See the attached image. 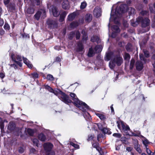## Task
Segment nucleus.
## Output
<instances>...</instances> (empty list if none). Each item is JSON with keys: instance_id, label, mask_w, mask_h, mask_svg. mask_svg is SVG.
Here are the masks:
<instances>
[{"instance_id": "1", "label": "nucleus", "mask_w": 155, "mask_h": 155, "mask_svg": "<svg viewBox=\"0 0 155 155\" xmlns=\"http://www.w3.org/2000/svg\"><path fill=\"white\" fill-rule=\"evenodd\" d=\"M119 3H118L117 6L114 5L113 6V9L115 8H116L114 11L112 9L109 19L110 21H113L115 23L118 24L119 23L120 19L122 16V14L127 11L126 9L127 8L126 5H122L119 6Z\"/></svg>"}, {"instance_id": "2", "label": "nucleus", "mask_w": 155, "mask_h": 155, "mask_svg": "<svg viewBox=\"0 0 155 155\" xmlns=\"http://www.w3.org/2000/svg\"><path fill=\"white\" fill-rule=\"evenodd\" d=\"M45 88L50 92L54 93L55 95H58V97L65 103L68 104L72 102L71 100L69 99V97L61 91L59 90L58 92L54 91L48 85H45Z\"/></svg>"}, {"instance_id": "3", "label": "nucleus", "mask_w": 155, "mask_h": 155, "mask_svg": "<svg viewBox=\"0 0 155 155\" xmlns=\"http://www.w3.org/2000/svg\"><path fill=\"white\" fill-rule=\"evenodd\" d=\"M70 96L72 98L73 101V103L77 107H79L80 109L83 112H85V110L83 107H84L85 108L88 109L89 107L85 103L80 101L77 97L76 94L73 93H71Z\"/></svg>"}, {"instance_id": "4", "label": "nucleus", "mask_w": 155, "mask_h": 155, "mask_svg": "<svg viewBox=\"0 0 155 155\" xmlns=\"http://www.w3.org/2000/svg\"><path fill=\"white\" fill-rule=\"evenodd\" d=\"M141 22L143 27H145L149 25L150 21L147 18L143 19L142 17H139L136 19L135 22H131V24L133 26H136L139 23Z\"/></svg>"}, {"instance_id": "5", "label": "nucleus", "mask_w": 155, "mask_h": 155, "mask_svg": "<svg viewBox=\"0 0 155 155\" xmlns=\"http://www.w3.org/2000/svg\"><path fill=\"white\" fill-rule=\"evenodd\" d=\"M12 60L19 66L21 67L22 66V64L20 61H22V59L20 56L12 54Z\"/></svg>"}, {"instance_id": "6", "label": "nucleus", "mask_w": 155, "mask_h": 155, "mask_svg": "<svg viewBox=\"0 0 155 155\" xmlns=\"http://www.w3.org/2000/svg\"><path fill=\"white\" fill-rule=\"evenodd\" d=\"M118 128L120 130L122 129L124 131H127L130 130L128 126L125 125L123 122L121 121H117V122Z\"/></svg>"}, {"instance_id": "7", "label": "nucleus", "mask_w": 155, "mask_h": 155, "mask_svg": "<svg viewBox=\"0 0 155 155\" xmlns=\"http://www.w3.org/2000/svg\"><path fill=\"white\" fill-rule=\"evenodd\" d=\"M101 9L98 7H96L93 11L94 15L97 18L100 17L101 15Z\"/></svg>"}, {"instance_id": "8", "label": "nucleus", "mask_w": 155, "mask_h": 155, "mask_svg": "<svg viewBox=\"0 0 155 155\" xmlns=\"http://www.w3.org/2000/svg\"><path fill=\"white\" fill-rule=\"evenodd\" d=\"M53 147V145L49 143L44 144L43 147L44 150L46 152H50Z\"/></svg>"}, {"instance_id": "9", "label": "nucleus", "mask_w": 155, "mask_h": 155, "mask_svg": "<svg viewBox=\"0 0 155 155\" xmlns=\"http://www.w3.org/2000/svg\"><path fill=\"white\" fill-rule=\"evenodd\" d=\"M45 15V12L44 10H41L38 12L35 15V18L37 20H38L40 16H44Z\"/></svg>"}, {"instance_id": "10", "label": "nucleus", "mask_w": 155, "mask_h": 155, "mask_svg": "<svg viewBox=\"0 0 155 155\" xmlns=\"http://www.w3.org/2000/svg\"><path fill=\"white\" fill-rule=\"evenodd\" d=\"M140 145L138 142L137 140H135L134 143V148L139 153H141L142 150L140 148Z\"/></svg>"}, {"instance_id": "11", "label": "nucleus", "mask_w": 155, "mask_h": 155, "mask_svg": "<svg viewBox=\"0 0 155 155\" xmlns=\"http://www.w3.org/2000/svg\"><path fill=\"white\" fill-rule=\"evenodd\" d=\"M47 24L51 27H56L57 26L56 21L52 20L49 19L47 22Z\"/></svg>"}, {"instance_id": "12", "label": "nucleus", "mask_w": 155, "mask_h": 155, "mask_svg": "<svg viewBox=\"0 0 155 155\" xmlns=\"http://www.w3.org/2000/svg\"><path fill=\"white\" fill-rule=\"evenodd\" d=\"M136 67L137 70L140 71L143 68V64L141 61H137L136 63Z\"/></svg>"}, {"instance_id": "13", "label": "nucleus", "mask_w": 155, "mask_h": 155, "mask_svg": "<svg viewBox=\"0 0 155 155\" xmlns=\"http://www.w3.org/2000/svg\"><path fill=\"white\" fill-rule=\"evenodd\" d=\"M113 60L114 61H115V63H116L118 66H120L123 62L122 58L120 57H117L114 58Z\"/></svg>"}, {"instance_id": "14", "label": "nucleus", "mask_w": 155, "mask_h": 155, "mask_svg": "<svg viewBox=\"0 0 155 155\" xmlns=\"http://www.w3.org/2000/svg\"><path fill=\"white\" fill-rule=\"evenodd\" d=\"M112 30L113 32L112 33V36L113 38L115 37V36L114 35V33H118L120 31V29L117 26H112Z\"/></svg>"}, {"instance_id": "15", "label": "nucleus", "mask_w": 155, "mask_h": 155, "mask_svg": "<svg viewBox=\"0 0 155 155\" xmlns=\"http://www.w3.org/2000/svg\"><path fill=\"white\" fill-rule=\"evenodd\" d=\"M51 12L54 16L57 17L59 16L60 13L55 7L53 6L51 8Z\"/></svg>"}, {"instance_id": "16", "label": "nucleus", "mask_w": 155, "mask_h": 155, "mask_svg": "<svg viewBox=\"0 0 155 155\" xmlns=\"http://www.w3.org/2000/svg\"><path fill=\"white\" fill-rule=\"evenodd\" d=\"M62 7L65 9H68L70 7L69 2L67 0H64L62 3Z\"/></svg>"}, {"instance_id": "17", "label": "nucleus", "mask_w": 155, "mask_h": 155, "mask_svg": "<svg viewBox=\"0 0 155 155\" xmlns=\"http://www.w3.org/2000/svg\"><path fill=\"white\" fill-rule=\"evenodd\" d=\"M23 59L24 63L29 68H31L32 67V65L30 63V62L28 60L27 58H23Z\"/></svg>"}, {"instance_id": "18", "label": "nucleus", "mask_w": 155, "mask_h": 155, "mask_svg": "<svg viewBox=\"0 0 155 155\" xmlns=\"http://www.w3.org/2000/svg\"><path fill=\"white\" fill-rule=\"evenodd\" d=\"M67 13L66 12H64L63 13L61 14L60 15V18L59 19V21L60 22H62L64 21V18L66 15Z\"/></svg>"}, {"instance_id": "19", "label": "nucleus", "mask_w": 155, "mask_h": 155, "mask_svg": "<svg viewBox=\"0 0 155 155\" xmlns=\"http://www.w3.org/2000/svg\"><path fill=\"white\" fill-rule=\"evenodd\" d=\"M113 56V54L112 53L110 52L106 54V57L105 58V60L108 61L112 58Z\"/></svg>"}, {"instance_id": "20", "label": "nucleus", "mask_w": 155, "mask_h": 155, "mask_svg": "<svg viewBox=\"0 0 155 155\" xmlns=\"http://www.w3.org/2000/svg\"><path fill=\"white\" fill-rule=\"evenodd\" d=\"M76 15V13L73 12L70 14L68 16V19L69 21L73 20L75 18Z\"/></svg>"}, {"instance_id": "21", "label": "nucleus", "mask_w": 155, "mask_h": 155, "mask_svg": "<svg viewBox=\"0 0 155 155\" xmlns=\"http://www.w3.org/2000/svg\"><path fill=\"white\" fill-rule=\"evenodd\" d=\"M99 144L96 143H93L92 144V146L93 147L96 148L97 150L100 153L101 155H102L101 153V149L98 147Z\"/></svg>"}, {"instance_id": "22", "label": "nucleus", "mask_w": 155, "mask_h": 155, "mask_svg": "<svg viewBox=\"0 0 155 155\" xmlns=\"http://www.w3.org/2000/svg\"><path fill=\"white\" fill-rule=\"evenodd\" d=\"M95 51H93L92 48H90L88 54V56L89 57H92L96 53Z\"/></svg>"}, {"instance_id": "23", "label": "nucleus", "mask_w": 155, "mask_h": 155, "mask_svg": "<svg viewBox=\"0 0 155 155\" xmlns=\"http://www.w3.org/2000/svg\"><path fill=\"white\" fill-rule=\"evenodd\" d=\"M91 40L92 42L96 41L97 43L100 42L99 38L97 36H94L91 38Z\"/></svg>"}, {"instance_id": "24", "label": "nucleus", "mask_w": 155, "mask_h": 155, "mask_svg": "<svg viewBox=\"0 0 155 155\" xmlns=\"http://www.w3.org/2000/svg\"><path fill=\"white\" fill-rule=\"evenodd\" d=\"M102 49V46L101 45L97 46L94 48V50L96 53H98L101 52Z\"/></svg>"}, {"instance_id": "25", "label": "nucleus", "mask_w": 155, "mask_h": 155, "mask_svg": "<svg viewBox=\"0 0 155 155\" xmlns=\"http://www.w3.org/2000/svg\"><path fill=\"white\" fill-rule=\"evenodd\" d=\"M115 66V61H111L109 64V66L111 69H113Z\"/></svg>"}, {"instance_id": "26", "label": "nucleus", "mask_w": 155, "mask_h": 155, "mask_svg": "<svg viewBox=\"0 0 155 155\" xmlns=\"http://www.w3.org/2000/svg\"><path fill=\"white\" fill-rule=\"evenodd\" d=\"M85 20L87 22H90L92 20V16L90 14H87L85 16Z\"/></svg>"}, {"instance_id": "27", "label": "nucleus", "mask_w": 155, "mask_h": 155, "mask_svg": "<svg viewBox=\"0 0 155 155\" xmlns=\"http://www.w3.org/2000/svg\"><path fill=\"white\" fill-rule=\"evenodd\" d=\"M38 137L39 139L42 141H45L46 139L45 136L42 134H39Z\"/></svg>"}, {"instance_id": "28", "label": "nucleus", "mask_w": 155, "mask_h": 155, "mask_svg": "<svg viewBox=\"0 0 155 155\" xmlns=\"http://www.w3.org/2000/svg\"><path fill=\"white\" fill-rule=\"evenodd\" d=\"M127 11L129 14H134L135 13V10L134 8L130 7L128 8Z\"/></svg>"}, {"instance_id": "29", "label": "nucleus", "mask_w": 155, "mask_h": 155, "mask_svg": "<svg viewBox=\"0 0 155 155\" xmlns=\"http://www.w3.org/2000/svg\"><path fill=\"white\" fill-rule=\"evenodd\" d=\"M140 137L144 139L143 140H142L143 143V144L145 145V147H146V145H147V144L149 143V142L148 140L145 138V137H144L142 135H140Z\"/></svg>"}, {"instance_id": "30", "label": "nucleus", "mask_w": 155, "mask_h": 155, "mask_svg": "<svg viewBox=\"0 0 155 155\" xmlns=\"http://www.w3.org/2000/svg\"><path fill=\"white\" fill-rule=\"evenodd\" d=\"M0 127L1 131L3 132L4 131V122L1 118H0Z\"/></svg>"}, {"instance_id": "31", "label": "nucleus", "mask_w": 155, "mask_h": 155, "mask_svg": "<svg viewBox=\"0 0 155 155\" xmlns=\"http://www.w3.org/2000/svg\"><path fill=\"white\" fill-rule=\"evenodd\" d=\"M26 134L28 133L30 135H32L34 133V131L30 129H28L27 130H25Z\"/></svg>"}, {"instance_id": "32", "label": "nucleus", "mask_w": 155, "mask_h": 155, "mask_svg": "<svg viewBox=\"0 0 155 155\" xmlns=\"http://www.w3.org/2000/svg\"><path fill=\"white\" fill-rule=\"evenodd\" d=\"M87 5V3L85 2H83L81 3L80 8L81 9L85 8Z\"/></svg>"}, {"instance_id": "33", "label": "nucleus", "mask_w": 155, "mask_h": 155, "mask_svg": "<svg viewBox=\"0 0 155 155\" xmlns=\"http://www.w3.org/2000/svg\"><path fill=\"white\" fill-rule=\"evenodd\" d=\"M78 48L79 51H81L83 48L82 43L79 42L78 44Z\"/></svg>"}, {"instance_id": "34", "label": "nucleus", "mask_w": 155, "mask_h": 155, "mask_svg": "<svg viewBox=\"0 0 155 155\" xmlns=\"http://www.w3.org/2000/svg\"><path fill=\"white\" fill-rule=\"evenodd\" d=\"M134 63L135 61L134 59H132L130 62V69H133L134 65Z\"/></svg>"}, {"instance_id": "35", "label": "nucleus", "mask_w": 155, "mask_h": 155, "mask_svg": "<svg viewBox=\"0 0 155 155\" xmlns=\"http://www.w3.org/2000/svg\"><path fill=\"white\" fill-rule=\"evenodd\" d=\"M104 134H110V132L107 128H103V130H101Z\"/></svg>"}, {"instance_id": "36", "label": "nucleus", "mask_w": 155, "mask_h": 155, "mask_svg": "<svg viewBox=\"0 0 155 155\" xmlns=\"http://www.w3.org/2000/svg\"><path fill=\"white\" fill-rule=\"evenodd\" d=\"M78 24H79L78 22L75 21L71 23L70 25L71 28H74V27L77 26L78 25Z\"/></svg>"}, {"instance_id": "37", "label": "nucleus", "mask_w": 155, "mask_h": 155, "mask_svg": "<svg viewBox=\"0 0 155 155\" xmlns=\"http://www.w3.org/2000/svg\"><path fill=\"white\" fill-rule=\"evenodd\" d=\"M145 148L146 149V151L148 155H152L153 152H152L147 147V145H146Z\"/></svg>"}, {"instance_id": "38", "label": "nucleus", "mask_w": 155, "mask_h": 155, "mask_svg": "<svg viewBox=\"0 0 155 155\" xmlns=\"http://www.w3.org/2000/svg\"><path fill=\"white\" fill-rule=\"evenodd\" d=\"M34 9L33 8L30 7L28 9L27 12L29 14H33L34 12Z\"/></svg>"}, {"instance_id": "39", "label": "nucleus", "mask_w": 155, "mask_h": 155, "mask_svg": "<svg viewBox=\"0 0 155 155\" xmlns=\"http://www.w3.org/2000/svg\"><path fill=\"white\" fill-rule=\"evenodd\" d=\"M47 78L48 80L51 81H53L54 80L53 76L51 74H48L47 76Z\"/></svg>"}, {"instance_id": "40", "label": "nucleus", "mask_w": 155, "mask_h": 155, "mask_svg": "<svg viewBox=\"0 0 155 155\" xmlns=\"http://www.w3.org/2000/svg\"><path fill=\"white\" fill-rule=\"evenodd\" d=\"M38 74L37 73H34L31 74V77L34 78H38Z\"/></svg>"}, {"instance_id": "41", "label": "nucleus", "mask_w": 155, "mask_h": 155, "mask_svg": "<svg viewBox=\"0 0 155 155\" xmlns=\"http://www.w3.org/2000/svg\"><path fill=\"white\" fill-rule=\"evenodd\" d=\"M82 33L83 34L84 36L83 38V40H86L87 39L86 33L85 32V31L83 30L82 31Z\"/></svg>"}, {"instance_id": "42", "label": "nucleus", "mask_w": 155, "mask_h": 155, "mask_svg": "<svg viewBox=\"0 0 155 155\" xmlns=\"http://www.w3.org/2000/svg\"><path fill=\"white\" fill-rule=\"evenodd\" d=\"M96 114L101 120H103L105 118L104 116L101 114L98 113Z\"/></svg>"}, {"instance_id": "43", "label": "nucleus", "mask_w": 155, "mask_h": 155, "mask_svg": "<svg viewBox=\"0 0 155 155\" xmlns=\"http://www.w3.org/2000/svg\"><path fill=\"white\" fill-rule=\"evenodd\" d=\"M70 144L76 149L79 148V146L78 145L74 144L72 142H70Z\"/></svg>"}, {"instance_id": "44", "label": "nucleus", "mask_w": 155, "mask_h": 155, "mask_svg": "<svg viewBox=\"0 0 155 155\" xmlns=\"http://www.w3.org/2000/svg\"><path fill=\"white\" fill-rule=\"evenodd\" d=\"M152 58L154 61V63L153 64V71L155 73V54L153 56Z\"/></svg>"}, {"instance_id": "45", "label": "nucleus", "mask_w": 155, "mask_h": 155, "mask_svg": "<svg viewBox=\"0 0 155 155\" xmlns=\"http://www.w3.org/2000/svg\"><path fill=\"white\" fill-rule=\"evenodd\" d=\"M32 141L34 144L37 147L38 146V141L37 139L35 138L33 139Z\"/></svg>"}, {"instance_id": "46", "label": "nucleus", "mask_w": 155, "mask_h": 155, "mask_svg": "<svg viewBox=\"0 0 155 155\" xmlns=\"http://www.w3.org/2000/svg\"><path fill=\"white\" fill-rule=\"evenodd\" d=\"M113 136L117 138H120L121 137V135L119 133H114L113 134Z\"/></svg>"}, {"instance_id": "47", "label": "nucleus", "mask_w": 155, "mask_h": 155, "mask_svg": "<svg viewBox=\"0 0 155 155\" xmlns=\"http://www.w3.org/2000/svg\"><path fill=\"white\" fill-rule=\"evenodd\" d=\"M130 58V55L127 53H126L124 54V58L126 60H129Z\"/></svg>"}, {"instance_id": "48", "label": "nucleus", "mask_w": 155, "mask_h": 155, "mask_svg": "<svg viewBox=\"0 0 155 155\" xmlns=\"http://www.w3.org/2000/svg\"><path fill=\"white\" fill-rule=\"evenodd\" d=\"M4 28L5 30H9L10 29V26L8 24L5 23L4 25Z\"/></svg>"}, {"instance_id": "49", "label": "nucleus", "mask_w": 155, "mask_h": 155, "mask_svg": "<svg viewBox=\"0 0 155 155\" xmlns=\"http://www.w3.org/2000/svg\"><path fill=\"white\" fill-rule=\"evenodd\" d=\"M76 37L77 39H79L80 36V32L78 31L75 32Z\"/></svg>"}, {"instance_id": "50", "label": "nucleus", "mask_w": 155, "mask_h": 155, "mask_svg": "<svg viewBox=\"0 0 155 155\" xmlns=\"http://www.w3.org/2000/svg\"><path fill=\"white\" fill-rule=\"evenodd\" d=\"M75 34V33L74 32H71L69 36V38L70 39H72L73 37L74 36Z\"/></svg>"}, {"instance_id": "51", "label": "nucleus", "mask_w": 155, "mask_h": 155, "mask_svg": "<svg viewBox=\"0 0 155 155\" xmlns=\"http://www.w3.org/2000/svg\"><path fill=\"white\" fill-rule=\"evenodd\" d=\"M143 52L144 55L146 57H148L149 56V52L147 51L144 50Z\"/></svg>"}, {"instance_id": "52", "label": "nucleus", "mask_w": 155, "mask_h": 155, "mask_svg": "<svg viewBox=\"0 0 155 155\" xmlns=\"http://www.w3.org/2000/svg\"><path fill=\"white\" fill-rule=\"evenodd\" d=\"M94 135H89L88 136V140H92L94 137Z\"/></svg>"}, {"instance_id": "53", "label": "nucleus", "mask_w": 155, "mask_h": 155, "mask_svg": "<svg viewBox=\"0 0 155 155\" xmlns=\"http://www.w3.org/2000/svg\"><path fill=\"white\" fill-rule=\"evenodd\" d=\"M97 125L98 128L101 130H103V128L101 124L100 123H98Z\"/></svg>"}, {"instance_id": "54", "label": "nucleus", "mask_w": 155, "mask_h": 155, "mask_svg": "<svg viewBox=\"0 0 155 155\" xmlns=\"http://www.w3.org/2000/svg\"><path fill=\"white\" fill-rule=\"evenodd\" d=\"M34 2H35L36 3V5H39L40 4V0H34Z\"/></svg>"}, {"instance_id": "55", "label": "nucleus", "mask_w": 155, "mask_h": 155, "mask_svg": "<svg viewBox=\"0 0 155 155\" xmlns=\"http://www.w3.org/2000/svg\"><path fill=\"white\" fill-rule=\"evenodd\" d=\"M140 57L141 60H143V61H145V59L143 58V54H140Z\"/></svg>"}, {"instance_id": "56", "label": "nucleus", "mask_w": 155, "mask_h": 155, "mask_svg": "<svg viewBox=\"0 0 155 155\" xmlns=\"http://www.w3.org/2000/svg\"><path fill=\"white\" fill-rule=\"evenodd\" d=\"M19 152L20 153H22L24 151V149L22 147H20L18 150Z\"/></svg>"}, {"instance_id": "57", "label": "nucleus", "mask_w": 155, "mask_h": 155, "mask_svg": "<svg viewBox=\"0 0 155 155\" xmlns=\"http://www.w3.org/2000/svg\"><path fill=\"white\" fill-rule=\"evenodd\" d=\"M5 75L4 73L2 72L0 73V77L2 79L3 78L5 77Z\"/></svg>"}, {"instance_id": "58", "label": "nucleus", "mask_w": 155, "mask_h": 155, "mask_svg": "<svg viewBox=\"0 0 155 155\" xmlns=\"http://www.w3.org/2000/svg\"><path fill=\"white\" fill-rule=\"evenodd\" d=\"M147 13V12L145 11H142L140 12V14L142 15L146 14Z\"/></svg>"}, {"instance_id": "59", "label": "nucleus", "mask_w": 155, "mask_h": 155, "mask_svg": "<svg viewBox=\"0 0 155 155\" xmlns=\"http://www.w3.org/2000/svg\"><path fill=\"white\" fill-rule=\"evenodd\" d=\"M132 149V148L131 147H127L126 148V150L128 152L131 151Z\"/></svg>"}, {"instance_id": "60", "label": "nucleus", "mask_w": 155, "mask_h": 155, "mask_svg": "<svg viewBox=\"0 0 155 155\" xmlns=\"http://www.w3.org/2000/svg\"><path fill=\"white\" fill-rule=\"evenodd\" d=\"M4 24V21L3 20L0 19V26H2Z\"/></svg>"}, {"instance_id": "61", "label": "nucleus", "mask_w": 155, "mask_h": 155, "mask_svg": "<svg viewBox=\"0 0 155 155\" xmlns=\"http://www.w3.org/2000/svg\"><path fill=\"white\" fill-rule=\"evenodd\" d=\"M10 0H4V3L5 5H7L9 2Z\"/></svg>"}, {"instance_id": "62", "label": "nucleus", "mask_w": 155, "mask_h": 155, "mask_svg": "<svg viewBox=\"0 0 155 155\" xmlns=\"http://www.w3.org/2000/svg\"><path fill=\"white\" fill-rule=\"evenodd\" d=\"M48 155H55L54 152L53 151H51L48 153Z\"/></svg>"}, {"instance_id": "63", "label": "nucleus", "mask_w": 155, "mask_h": 155, "mask_svg": "<svg viewBox=\"0 0 155 155\" xmlns=\"http://www.w3.org/2000/svg\"><path fill=\"white\" fill-rule=\"evenodd\" d=\"M36 151L35 150L34 148H31L30 150V151L31 153H34Z\"/></svg>"}, {"instance_id": "64", "label": "nucleus", "mask_w": 155, "mask_h": 155, "mask_svg": "<svg viewBox=\"0 0 155 155\" xmlns=\"http://www.w3.org/2000/svg\"><path fill=\"white\" fill-rule=\"evenodd\" d=\"M2 92L4 94H6L8 93L6 92V91L5 88H4V89L2 91Z\"/></svg>"}]
</instances>
